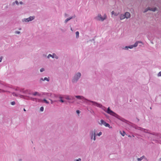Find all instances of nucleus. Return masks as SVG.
<instances>
[{
	"mask_svg": "<svg viewBox=\"0 0 161 161\" xmlns=\"http://www.w3.org/2000/svg\"><path fill=\"white\" fill-rule=\"evenodd\" d=\"M106 18L107 16L105 14H104L103 17H102L100 14H99L96 18L97 20L103 21L104 19H106Z\"/></svg>",
	"mask_w": 161,
	"mask_h": 161,
	"instance_id": "1",
	"label": "nucleus"
},
{
	"mask_svg": "<svg viewBox=\"0 0 161 161\" xmlns=\"http://www.w3.org/2000/svg\"><path fill=\"white\" fill-rule=\"evenodd\" d=\"M107 112L108 114L115 117H116L118 116L117 114L110 110L109 107L108 108Z\"/></svg>",
	"mask_w": 161,
	"mask_h": 161,
	"instance_id": "2",
	"label": "nucleus"
},
{
	"mask_svg": "<svg viewBox=\"0 0 161 161\" xmlns=\"http://www.w3.org/2000/svg\"><path fill=\"white\" fill-rule=\"evenodd\" d=\"M81 76V74L80 73H77L74 76L73 79V82H74L77 81L78 79H79Z\"/></svg>",
	"mask_w": 161,
	"mask_h": 161,
	"instance_id": "3",
	"label": "nucleus"
},
{
	"mask_svg": "<svg viewBox=\"0 0 161 161\" xmlns=\"http://www.w3.org/2000/svg\"><path fill=\"white\" fill-rule=\"evenodd\" d=\"M138 43H141V42L139 41L135 43L134 45H131L129 47H125V49H128V48L130 49H131L133 48V47H136L137 46L138 44Z\"/></svg>",
	"mask_w": 161,
	"mask_h": 161,
	"instance_id": "4",
	"label": "nucleus"
},
{
	"mask_svg": "<svg viewBox=\"0 0 161 161\" xmlns=\"http://www.w3.org/2000/svg\"><path fill=\"white\" fill-rule=\"evenodd\" d=\"M92 136L91 137V139H92L93 138V140L94 141L95 140H96V131L95 130H94L92 131Z\"/></svg>",
	"mask_w": 161,
	"mask_h": 161,
	"instance_id": "5",
	"label": "nucleus"
},
{
	"mask_svg": "<svg viewBox=\"0 0 161 161\" xmlns=\"http://www.w3.org/2000/svg\"><path fill=\"white\" fill-rule=\"evenodd\" d=\"M34 19V17L32 16H30L28 18H27L26 19H25L24 20V21L26 22H29L30 21H31L33 20Z\"/></svg>",
	"mask_w": 161,
	"mask_h": 161,
	"instance_id": "6",
	"label": "nucleus"
},
{
	"mask_svg": "<svg viewBox=\"0 0 161 161\" xmlns=\"http://www.w3.org/2000/svg\"><path fill=\"white\" fill-rule=\"evenodd\" d=\"M125 18L128 19L130 17V14L129 13L126 12L125 14Z\"/></svg>",
	"mask_w": 161,
	"mask_h": 161,
	"instance_id": "7",
	"label": "nucleus"
},
{
	"mask_svg": "<svg viewBox=\"0 0 161 161\" xmlns=\"http://www.w3.org/2000/svg\"><path fill=\"white\" fill-rule=\"evenodd\" d=\"M75 97L79 99H83L84 100H86V99L84 97H83L82 96H75Z\"/></svg>",
	"mask_w": 161,
	"mask_h": 161,
	"instance_id": "8",
	"label": "nucleus"
},
{
	"mask_svg": "<svg viewBox=\"0 0 161 161\" xmlns=\"http://www.w3.org/2000/svg\"><path fill=\"white\" fill-rule=\"evenodd\" d=\"M91 102H92L93 104L96 105L97 107H100L101 106V105L99 104H98L95 102H93V101H90Z\"/></svg>",
	"mask_w": 161,
	"mask_h": 161,
	"instance_id": "9",
	"label": "nucleus"
},
{
	"mask_svg": "<svg viewBox=\"0 0 161 161\" xmlns=\"http://www.w3.org/2000/svg\"><path fill=\"white\" fill-rule=\"evenodd\" d=\"M125 14H121L120 15V20H121L123 19H125Z\"/></svg>",
	"mask_w": 161,
	"mask_h": 161,
	"instance_id": "10",
	"label": "nucleus"
},
{
	"mask_svg": "<svg viewBox=\"0 0 161 161\" xmlns=\"http://www.w3.org/2000/svg\"><path fill=\"white\" fill-rule=\"evenodd\" d=\"M145 156H143L140 158H137V160L138 161H142L144 158Z\"/></svg>",
	"mask_w": 161,
	"mask_h": 161,
	"instance_id": "11",
	"label": "nucleus"
},
{
	"mask_svg": "<svg viewBox=\"0 0 161 161\" xmlns=\"http://www.w3.org/2000/svg\"><path fill=\"white\" fill-rule=\"evenodd\" d=\"M156 9L157 8H148V10L153 11H155L156 10Z\"/></svg>",
	"mask_w": 161,
	"mask_h": 161,
	"instance_id": "12",
	"label": "nucleus"
},
{
	"mask_svg": "<svg viewBox=\"0 0 161 161\" xmlns=\"http://www.w3.org/2000/svg\"><path fill=\"white\" fill-rule=\"evenodd\" d=\"M104 125H105L106 127H108L110 128H112L111 127H110V125L106 123V122H105V123H104Z\"/></svg>",
	"mask_w": 161,
	"mask_h": 161,
	"instance_id": "13",
	"label": "nucleus"
},
{
	"mask_svg": "<svg viewBox=\"0 0 161 161\" xmlns=\"http://www.w3.org/2000/svg\"><path fill=\"white\" fill-rule=\"evenodd\" d=\"M32 94L34 96H36V95H37L38 96H40V94L38 92H36Z\"/></svg>",
	"mask_w": 161,
	"mask_h": 161,
	"instance_id": "14",
	"label": "nucleus"
},
{
	"mask_svg": "<svg viewBox=\"0 0 161 161\" xmlns=\"http://www.w3.org/2000/svg\"><path fill=\"white\" fill-rule=\"evenodd\" d=\"M105 122L103 120H100V122L99 123V124L100 125H104V123H105Z\"/></svg>",
	"mask_w": 161,
	"mask_h": 161,
	"instance_id": "15",
	"label": "nucleus"
},
{
	"mask_svg": "<svg viewBox=\"0 0 161 161\" xmlns=\"http://www.w3.org/2000/svg\"><path fill=\"white\" fill-rule=\"evenodd\" d=\"M52 58H55L56 59H58V57L57 56V55L55 54H53Z\"/></svg>",
	"mask_w": 161,
	"mask_h": 161,
	"instance_id": "16",
	"label": "nucleus"
},
{
	"mask_svg": "<svg viewBox=\"0 0 161 161\" xmlns=\"http://www.w3.org/2000/svg\"><path fill=\"white\" fill-rule=\"evenodd\" d=\"M43 80H47V81H48L49 80V78H47V77H45L44 78V79L43 80V79H42Z\"/></svg>",
	"mask_w": 161,
	"mask_h": 161,
	"instance_id": "17",
	"label": "nucleus"
},
{
	"mask_svg": "<svg viewBox=\"0 0 161 161\" xmlns=\"http://www.w3.org/2000/svg\"><path fill=\"white\" fill-rule=\"evenodd\" d=\"M111 14L112 15L114 14L115 16H117L118 15V14H119L118 13H115L114 12V11H112L111 12Z\"/></svg>",
	"mask_w": 161,
	"mask_h": 161,
	"instance_id": "18",
	"label": "nucleus"
},
{
	"mask_svg": "<svg viewBox=\"0 0 161 161\" xmlns=\"http://www.w3.org/2000/svg\"><path fill=\"white\" fill-rule=\"evenodd\" d=\"M72 18V17H71L70 18H67V19L65 20V23H66L68 21H69L70 19H71Z\"/></svg>",
	"mask_w": 161,
	"mask_h": 161,
	"instance_id": "19",
	"label": "nucleus"
},
{
	"mask_svg": "<svg viewBox=\"0 0 161 161\" xmlns=\"http://www.w3.org/2000/svg\"><path fill=\"white\" fill-rule=\"evenodd\" d=\"M65 98L67 99L71 100L73 99V97H70L69 96H67Z\"/></svg>",
	"mask_w": 161,
	"mask_h": 161,
	"instance_id": "20",
	"label": "nucleus"
},
{
	"mask_svg": "<svg viewBox=\"0 0 161 161\" xmlns=\"http://www.w3.org/2000/svg\"><path fill=\"white\" fill-rule=\"evenodd\" d=\"M120 133L123 136H124L125 134V132L124 131H123L122 133L121 131H120Z\"/></svg>",
	"mask_w": 161,
	"mask_h": 161,
	"instance_id": "21",
	"label": "nucleus"
},
{
	"mask_svg": "<svg viewBox=\"0 0 161 161\" xmlns=\"http://www.w3.org/2000/svg\"><path fill=\"white\" fill-rule=\"evenodd\" d=\"M76 36L77 38L79 36V32L78 31H76L75 32Z\"/></svg>",
	"mask_w": 161,
	"mask_h": 161,
	"instance_id": "22",
	"label": "nucleus"
},
{
	"mask_svg": "<svg viewBox=\"0 0 161 161\" xmlns=\"http://www.w3.org/2000/svg\"><path fill=\"white\" fill-rule=\"evenodd\" d=\"M44 110V108L43 107H41L40 108V110L41 111H43Z\"/></svg>",
	"mask_w": 161,
	"mask_h": 161,
	"instance_id": "23",
	"label": "nucleus"
},
{
	"mask_svg": "<svg viewBox=\"0 0 161 161\" xmlns=\"http://www.w3.org/2000/svg\"><path fill=\"white\" fill-rule=\"evenodd\" d=\"M43 101L46 103H49V102L46 100L45 99H44Z\"/></svg>",
	"mask_w": 161,
	"mask_h": 161,
	"instance_id": "24",
	"label": "nucleus"
},
{
	"mask_svg": "<svg viewBox=\"0 0 161 161\" xmlns=\"http://www.w3.org/2000/svg\"><path fill=\"white\" fill-rule=\"evenodd\" d=\"M44 69L43 68H42L41 69L40 71L41 72H42L44 71Z\"/></svg>",
	"mask_w": 161,
	"mask_h": 161,
	"instance_id": "25",
	"label": "nucleus"
},
{
	"mask_svg": "<svg viewBox=\"0 0 161 161\" xmlns=\"http://www.w3.org/2000/svg\"><path fill=\"white\" fill-rule=\"evenodd\" d=\"M81 159L80 158H79L78 159H75V161H81Z\"/></svg>",
	"mask_w": 161,
	"mask_h": 161,
	"instance_id": "26",
	"label": "nucleus"
},
{
	"mask_svg": "<svg viewBox=\"0 0 161 161\" xmlns=\"http://www.w3.org/2000/svg\"><path fill=\"white\" fill-rule=\"evenodd\" d=\"M15 104V102L14 101H13V102H12L11 103V104L13 105H14Z\"/></svg>",
	"mask_w": 161,
	"mask_h": 161,
	"instance_id": "27",
	"label": "nucleus"
},
{
	"mask_svg": "<svg viewBox=\"0 0 161 161\" xmlns=\"http://www.w3.org/2000/svg\"><path fill=\"white\" fill-rule=\"evenodd\" d=\"M102 134V132H100L99 133H98L97 134V135H98V136H100Z\"/></svg>",
	"mask_w": 161,
	"mask_h": 161,
	"instance_id": "28",
	"label": "nucleus"
},
{
	"mask_svg": "<svg viewBox=\"0 0 161 161\" xmlns=\"http://www.w3.org/2000/svg\"><path fill=\"white\" fill-rule=\"evenodd\" d=\"M158 76H161V71L159 72L158 74Z\"/></svg>",
	"mask_w": 161,
	"mask_h": 161,
	"instance_id": "29",
	"label": "nucleus"
},
{
	"mask_svg": "<svg viewBox=\"0 0 161 161\" xmlns=\"http://www.w3.org/2000/svg\"><path fill=\"white\" fill-rule=\"evenodd\" d=\"M52 57V58L53 57V55H51V54H49L48 56V58H49L50 57Z\"/></svg>",
	"mask_w": 161,
	"mask_h": 161,
	"instance_id": "30",
	"label": "nucleus"
},
{
	"mask_svg": "<svg viewBox=\"0 0 161 161\" xmlns=\"http://www.w3.org/2000/svg\"><path fill=\"white\" fill-rule=\"evenodd\" d=\"M15 3L17 5H18L19 4V3L17 1H16L15 2Z\"/></svg>",
	"mask_w": 161,
	"mask_h": 161,
	"instance_id": "31",
	"label": "nucleus"
},
{
	"mask_svg": "<svg viewBox=\"0 0 161 161\" xmlns=\"http://www.w3.org/2000/svg\"><path fill=\"white\" fill-rule=\"evenodd\" d=\"M76 113L78 114H79L80 113V111L79 110H77L76 111Z\"/></svg>",
	"mask_w": 161,
	"mask_h": 161,
	"instance_id": "32",
	"label": "nucleus"
},
{
	"mask_svg": "<svg viewBox=\"0 0 161 161\" xmlns=\"http://www.w3.org/2000/svg\"><path fill=\"white\" fill-rule=\"evenodd\" d=\"M60 101L62 103H63L64 102V101H63V100H62V99H61L60 100Z\"/></svg>",
	"mask_w": 161,
	"mask_h": 161,
	"instance_id": "33",
	"label": "nucleus"
},
{
	"mask_svg": "<svg viewBox=\"0 0 161 161\" xmlns=\"http://www.w3.org/2000/svg\"><path fill=\"white\" fill-rule=\"evenodd\" d=\"M20 33V32L19 31H17L16 32V34H19Z\"/></svg>",
	"mask_w": 161,
	"mask_h": 161,
	"instance_id": "34",
	"label": "nucleus"
},
{
	"mask_svg": "<svg viewBox=\"0 0 161 161\" xmlns=\"http://www.w3.org/2000/svg\"><path fill=\"white\" fill-rule=\"evenodd\" d=\"M5 92V91L3 90H1L0 89V92Z\"/></svg>",
	"mask_w": 161,
	"mask_h": 161,
	"instance_id": "35",
	"label": "nucleus"
},
{
	"mask_svg": "<svg viewBox=\"0 0 161 161\" xmlns=\"http://www.w3.org/2000/svg\"><path fill=\"white\" fill-rule=\"evenodd\" d=\"M19 3L21 4H22V3H23L22 2H19Z\"/></svg>",
	"mask_w": 161,
	"mask_h": 161,
	"instance_id": "36",
	"label": "nucleus"
},
{
	"mask_svg": "<svg viewBox=\"0 0 161 161\" xmlns=\"http://www.w3.org/2000/svg\"><path fill=\"white\" fill-rule=\"evenodd\" d=\"M159 161H161V157L159 158Z\"/></svg>",
	"mask_w": 161,
	"mask_h": 161,
	"instance_id": "37",
	"label": "nucleus"
},
{
	"mask_svg": "<svg viewBox=\"0 0 161 161\" xmlns=\"http://www.w3.org/2000/svg\"><path fill=\"white\" fill-rule=\"evenodd\" d=\"M51 103H53V101L52 100H51Z\"/></svg>",
	"mask_w": 161,
	"mask_h": 161,
	"instance_id": "38",
	"label": "nucleus"
},
{
	"mask_svg": "<svg viewBox=\"0 0 161 161\" xmlns=\"http://www.w3.org/2000/svg\"><path fill=\"white\" fill-rule=\"evenodd\" d=\"M147 10H145L144 11V12H146Z\"/></svg>",
	"mask_w": 161,
	"mask_h": 161,
	"instance_id": "39",
	"label": "nucleus"
},
{
	"mask_svg": "<svg viewBox=\"0 0 161 161\" xmlns=\"http://www.w3.org/2000/svg\"><path fill=\"white\" fill-rule=\"evenodd\" d=\"M14 96H16V94H14Z\"/></svg>",
	"mask_w": 161,
	"mask_h": 161,
	"instance_id": "40",
	"label": "nucleus"
},
{
	"mask_svg": "<svg viewBox=\"0 0 161 161\" xmlns=\"http://www.w3.org/2000/svg\"><path fill=\"white\" fill-rule=\"evenodd\" d=\"M24 111H26V110H25V108H24Z\"/></svg>",
	"mask_w": 161,
	"mask_h": 161,
	"instance_id": "41",
	"label": "nucleus"
},
{
	"mask_svg": "<svg viewBox=\"0 0 161 161\" xmlns=\"http://www.w3.org/2000/svg\"><path fill=\"white\" fill-rule=\"evenodd\" d=\"M128 137H130L131 136H130L129 135V136H128Z\"/></svg>",
	"mask_w": 161,
	"mask_h": 161,
	"instance_id": "42",
	"label": "nucleus"
},
{
	"mask_svg": "<svg viewBox=\"0 0 161 161\" xmlns=\"http://www.w3.org/2000/svg\"><path fill=\"white\" fill-rule=\"evenodd\" d=\"M71 31H72V28H71Z\"/></svg>",
	"mask_w": 161,
	"mask_h": 161,
	"instance_id": "43",
	"label": "nucleus"
},
{
	"mask_svg": "<svg viewBox=\"0 0 161 161\" xmlns=\"http://www.w3.org/2000/svg\"><path fill=\"white\" fill-rule=\"evenodd\" d=\"M1 62V60H0V62Z\"/></svg>",
	"mask_w": 161,
	"mask_h": 161,
	"instance_id": "44",
	"label": "nucleus"
}]
</instances>
